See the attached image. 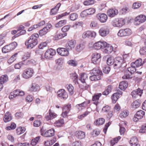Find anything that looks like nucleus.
I'll return each mask as SVG.
<instances>
[{
	"instance_id": "f257e3e1",
	"label": "nucleus",
	"mask_w": 146,
	"mask_h": 146,
	"mask_svg": "<svg viewBox=\"0 0 146 146\" xmlns=\"http://www.w3.org/2000/svg\"><path fill=\"white\" fill-rule=\"evenodd\" d=\"M39 36L38 34H35L31 36L25 43L27 48H32L38 43V39Z\"/></svg>"
},
{
	"instance_id": "f03ea898",
	"label": "nucleus",
	"mask_w": 146,
	"mask_h": 146,
	"mask_svg": "<svg viewBox=\"0 0 146 146\" xmlns=\"http://www.w3.org/2000/svg\"><path fill=\"white\" fill-rule=\"evenodd\" d=\"M126 20L123 18H117L114 19L111 22V24L114 27H121L125 23Z\"/></svg>"
},
{
	"instance_id": "7ed1b4c3",
	"label": "nucleus",
	"mask_w": 146,
	"mask_h": 146,
	"mask_svg": "<svg viewBox=\"0 0 146 146\" xmlns=\"http://www.w3.org/2000/svg\"><path fill=\"white\" fill-rule=\"evenodd\" d=\"M124 64V60L121 57H117L114 59L113 67L115 69H118Z\"/></svg>"
},
{
	"instance_id": "20e7f679",
	"label": "nucleus",
	"mask_w": 146,
	"mask_h": 146,
	"mask_svg": "<svg viewBox=\"0 0 146 146\" xmlns=\"http://www.w3.org/2000/svg\"><path fill=\"white\" fill-rule=\"evenodd\" d=\"M34 73V71L32 68H27L24 70L22 76L25 79H28L32 77Z\"/></svg>"
},
{
	"instance_id": "39448f33",
	"label": "nucleus",
	"mask_w": 146,
	"mask_h": 146,
	"mask_svg": "<svg viewBox=\"0 0 146 146\" xmlns=\"http://www.w3.org/2000/svg\"><path fill=\"white\" fill-rule=\"evenodd\" d=\"M132 31L129 28L120 30L117 33V35L120 37L128 36L131 35Z\"/></svg>"
},
{
	"instance_id": "423d86ee",
	"label": "nucleus",
	"mask_w": 146,
	"mask_h": 146,
	"mask_svg": "<svg viewBox=\"0 0 146 146\" xmlns=\"http://www.w3.org/2000/svg\"><path fill=\"white\" fill-rule=\"evenodd\" d=\"M146 20V16L144 15H141L135 17L134 23L135 25H138L144 23Z\"/></svg>"
},
{
	"instance_id": "0eeeda50",
	"label": "nucleus",
	"mask_w": 146,
	"mask_h": 146,
	"mask_svg": "<svg viewBox=\"0 0 146 146\" xmlns=\"http://www.w3.org/2000/svg\"><path fill=\"white\" fill-rule=\"evenodd\" d=\"M56 53L55 50L52 48H50L45 52L44 54L45 58L46 59H50L52 58Z\"/></svg>"
},
{
	"instance_id": "6e6552de",
	"label": "nucleus",
	"mask_w": 146,
	"mask_h": 146,
	"mask_svg": "<svg viewBox=\"0 0 146 146\" xmlns=\"http://www.w3.org/2000/svg\"><path fill=\"white\" fill-rule=\"evenodd\" d=\"M57 95L58 97L62 100H66L68 97L67 92L63 89H60L58 91Z\"/></svg>"
},
{
	"instance_id": "1a4fd4ad",
	"label": "nucleus",
	"mask_w": 146,
	"mask_h": 146,
	"mask_svg": "<svg viewBox=\"0 0 146 146\" xmlns=\"http://www.w3.org/2000/svg\"><path fill=\"white\" fill-rule=\"evenodd\" d=\"M101 54L100 53H94L92 55V63L96 64L98 63L100 61Z\"/></svg>"
},
{
	"instance_id": "9d476101",
	"label": "nucleus",
	"mask_w": 146,
	"mask_h": 146,
	"mask_svg": "<svg viewBox=\"0 0 146 146\" xmlns=\"http://www.w3.org/2000/svg\"><path fill=\"white\" fill-rule=\"evenodd\" d=\"M145 114V112L142 110L137 111L133 118V120L135 122L137 121L139 119L142 118Z\"/></svg>"
},
{
	"instance_id": "9b49d317",
	"label": "nucleus",
	"mask_w": 146,
	"mask_h": 146,
	"mask_svg": "<svg viewBox=\"0 0 146 146\" xmlns=\"http://www.w3.org/2000/svg\"><path fill=\"white\" fill-rule=\"evenodd\" d=\"M143 93V90L138 88L136 90L133 91L131 93V95L134 99H135L141 96Z\"/></svg>"
},
{
	"instance_id": "f8f14e48",
	"label": "nucleus",
	"mask_w": 146,
	"mask_h": 146,
	"mask_svg": "<svg viewBox=\"0 0 146 146\" xmlns=\"http://www.w3.org/2000/svg\"><path fill=\"white\" fill-rule=\"evenodd\" d=\"M107 45V43L104 41H98L96 42L93 45L94 48L96 49L104 48L105 46Z\"/></svg>"
},
{
	"instance_id": "ddd939ff",
	"label": "nucleus",
	"mask_w": 146,
	"mask_h": 146,
	"mask_svg": "<svg viewBox=\"0 0 146 146\" xmlns=\"http://www.w3.org/2000/svg\"><path fill=\"white\" fill-rule=\"evenodd\" d=\"M98 19L101 23H105L108 19L107 15L104 13H100L97 16Z\"/></svg>"
},
{
	"instance_id": "4468645a",
	"label": "nucleus",
	"mask_w": 146,
	"mask_h": 146,
	"mask_svg": "<svg viewBox=\"0 0 146 146\" xmlns=\"http://www.w3.org/2000/svg\"><path fill=\"white\" fill-rule=\"evenodd\" d=\"M57 51L59 54L62 56H67L69 54L68 51L66 48H58L57 49Z\"/></svg>"
},
{
	"instance_id": "2eb2a0df",
	"label": "nucleus",
	"mask_w": 146,
	"mask_h": 146,
	"mask_svg": "<svg viewBox=\"0 0 146 146\" xmlns=\"http://www.w3.org/2000/svg\"><path fill=\"white\" fill-rule=\"evenodd\" d=\"M99 32L101 36H105L109 33L110 29L105 27H102L99 29Z\"/></svg>"
},
{
	"instance_id": "dca6fc26",
	"label": "nucleus",
	"mask_w": 146,
	"mask_h": 146,
	"mask_svg": "<svg viewBox=\"0 0 146 146\" xmlns=\"http://www.w3.org/2000/svg\"><path fill=\"white\" fill-rule=\"evenodd\" d=\"M30 60L20 62L16 64L14 66L15 68L16 69H20L23 65H27L30 64Z\"/></svg>"
},
{
	"instance_id": "f3484780",
	"label": "nucleus",
	"mask_w": 146,
	"mask_h": 146,
	"mask_svg": "<svg viewBox=\"0 0 146 146\" xmlns=\"http://www.w3.org/2000/svg\"><path fill=\"white\" fill-rule=\"evenodd\" d=\"M49 113L45 117V119L47 121L51 120L56 117L57 115L51 110H50L49 111Z\"/></svg>"
},
{
	"instance_id": "a211bd4d",
	"label": "nucleus",
	"mask_w": 146,
	"mask_h": 146,
	"mask_svg": "<svg viewBox=\"0 0 146 146\" xmlns=\"http://www.w3.org/2000/svg\"><path fill=\"white\" fill-rule=\"evenodd\" d=\"M122 94V92L118 90L117 92L114 93L111 96L112 102L113 103H115L120 96Z\"/></svg>"
},
{
	"instance_id": "6ab92c4d",
	"label": "nucleus",
	"mask_w": 146,
	"mask_h": 146,
	"mask_svg": "<svg viewBox=\"0 0 146 146\" xmlns=\"http://www.w3.org/2000/svg\"><path fill=\"white\" fill-rule=\"evenodd\" d=\"M76 42L74 40H70L68 41L66 44L65 47L68 50H71L74 48L76 45Z\"/></svg>"
},
{
	"instance_id": "aec40b11",
	"label": "nucleus",
	"mask_w": 146,
	"mask_h": 146,
	"mask_svg": "<svg viewBox=\"0 0 146 146\" xmlns=\"http://www.w3.org/2000/svg\"><path fill=\"white\" fill-rule=\"evenodd\" d=\"M129 143L132 146H140L137 138L135 137H132Z\"/></svg>"
},
{
	"instance_id": "412c9836",
	"label": "nucleus",
	"mask_w": 146,
	"mask_h": 146,
	"mask_svg": "<svg viewBox=\"0 0 146 146\" xmlns=\"http://www.w3.org/2000/svg\"><path fill=\"white\" fill-rule=\"evenodd\" d=\"M118 13L117 10H108L107 14L110 17H113Z\"/></svg>"
},
{
	"instance_id": "4be33fe9",
	"label": "nucleus",
	"mask_w": 146,
	"mask_h": 146,
	"mask_svg": "<svg viewBox=\"0 0 146 146\" xmlns=\"http://www.w3.org/2000/svg\"><path fill=\"white\" fill-rule=\"evenodd\" d=\"M88 79L87 74L84 73H81L80 75L79 80L82 83H85Z\"/></svg>"
},
{
	"instance_id": "5701e85b",
	"label": "nucleus",
	"mask_w": 146,
	"mask_h": 146,
	"mask_svg": "<svg viewBox=\"0 0 146 146\" xmlns=\"http://www.w3.org/2000/svg\"><path fill=\"white\" fill-rule=\"evenodd\" d=\"M101 93H97L95 94L93 96L92 100L94 102L93 103L96 105H97L98 103V100L99 98L102 96Z\"/></svg>"
},
{
	"instance_id": "b1692460",
	"label": "nucleus",
	"mask_w": 146,
	"mask_h": 146,
	"mask_svg": "<svg viewBox=\"0 0 146 146\" xmlns=\"http://www.w3.org/2000/svg\"><path fill=\"white\" fill-rule=\"evenodd\" d=\"M105 48L104 52L107 54L111 53L113 50V48L111 45L108 44L107 43L106 46L104 47Z\"/></svg>"
},
{
	"instance_id": "393cba45",
	"label": "nucleus",
	"mask_w": 146,
	"mask_h": 146,
	"mask_svg": "<svg viewBox=\"0 0 146 146\" xmlns=\"http://www.w3.org/2000/svg\"><path fill=\"white\" fill-rule=\"evenodd\" d=\"M143 62H142V60L141 58H139L136 60L135 62L131 63L132 66L136 67H138L142 65Z\"/></svg>"
},
{
	"instance_id": "a878e982",
	"label": "nucleus",
	"mask_w": 146,
	"mask_h": 146,
	"mask_svg": "<svg viewBox=\"0 0 146 146\" xmlns=\"http://www.w3.org/2000/svg\"><path fill=\"white\" fill-rule=\"evenodd\" d=\"M67 33H56L54 36L55 40H58L61 39L67 35Z\"/></svg>"
},
{
	"instance_id": "bb28decb",
	"label": "nucleus",
	"mask_w": 146,
	"mask_h": 146,
	"mask_svg": "<svg viewBox=\"0 0 146 146\" xmlns=\"http://www.w3.org/2000/svg\"><path fill=\"white\" fill-rule=\"evenodd\" d=\"M3 119L5 123L8 122L11 120L12 117L11 114L9 112H7L5 113Z\"/></svg>"
},
{
	"instance_id": "cd10ccee",
	"label": "nucleus",
	"mask_w": 146,
	"mask_h": 146,
	"mask_svg": "<svg viewBox=\"0 0 146 146\" xmlns=\"http://www.w3.org/2000/svg\"><path fill=\"white\" fill-rule=\"evenodd\" d=\"M77 137L80 139H82L85 137V135L84 132L82 131H77L75 134Z\"/></svg>"
},
{
	"instance_id": "c85d7f7f",
	"label": "nucleus",
	"mask_w": 146,
	"mask_h": 146,
	"mask_svg": "<svg viewBox=\"0 0 146 146\" xmlns=\"http://www.w3.org/2000/svg\"><path fill=\"white\" fill-rule=\"evenodd\" d=\"M92 74L100 75V76L102 74V71L98 68H94L90 72Z\"/></svg>"
},
{
	"instance_id": "c756f323",
	"label": "nucleus",
	"mask_w": 146,
	"mask_h": 146,
	"mask_svg": "<svg viewBox=\"0 0 146 146\" xmlns=\"http://www.w3.org/2000/svg\"><path fill=\"white\" fill-rule=\"evenodd\" d=\"M54 134V130L52 129L46 131L44 133V135L45 137H51Z\"/></svg>"
},
{
	"instance_id": "7c9ffc66",
	"label": "nucleus",
	"mask_w": 146,
	"mask_h": 146,
	"mask_svg": "<svg viewBox=\"0 0 146 146\" xmlns=\"http://www.w3.org/2000/svg\"><path fill=\"white\" fill-rule=\"evenodd\" d=\"M70 77L75 84H78V76L76 73L70 74Z\"/></svg>"
},
{
	"instance_id": "2f4dec72",
	"label": "nucleus",
	"mask_w": 146,
	"mask_h": 146,
	"mask_svg": "<svg viewBox=\"0 0 146 146\" xmlns=\"http://www.w3.org/2000/svg\"><path fill=\"white\" fill-rule=\"evenodd\" d=\"M128 86V83L125 81L120 82L119 85V88L122 90H125Z\"/></svg>"
},
{
	"instance_id": "473e14b6",
	"label": "nucleus",
	"mask_w": 146,
	"mask_h": 146,
	"mask_svg": "<svg viewBox=\"0 0 146 146\" xmlns=\"http://www.w3.org/2000/svg\"><path fill=\"white\" fill-rule=\"evenodd\" d=\"M8 80V77L6 74L2 75L0 77V83L2 85Z\"/></svg>"
},
{
	"instance_id": "72a5a7b5",
	"label": "nucleus",
	"mask_w": 146,
	"mask_h": 146,
	"mask_svg": "<svg viewBox=\"0 0 146 146\" xmlns=\"http://www.w3.org/2000/svg\"><path fill=\"white\" fill-rule=\"evenodd\" d=\"M39 90V86L36 83H33L31 86L30 90L32 91L36 92Z\"/></svg>"
},
{
	"instance_id": "f704fd0d",
	"label": "nucleus",
	"mask_w": 146,
	"mask_h": 146,
	"mask_svg": "<svg viewBox=\"0 0 146 146\" xmlns=\"http://www.w3.org/2000/svg\"><path fill=\"white\" fill-rule=\"evenodd\" d=\"M18 54L17 53H15L12 55L11 57L8 60V62L10 64H11L14 62L17 59V56Z\"/></svg>"
},
{
	"instance_id": "c9c22d12",
	"label": "nucleus",
	"mask_w": 146,
	"mask_h": 146,
	"mask_svg": "<svg viewBox=\"0 0 146 146\" xmlns=\"http://www.w3.org/2000/svg\"><path fill=\"white\" fill-rule=\"evenodd\" d=\"M141 6V2H137L134 3L132 7L133 9H136L139 8Z\"/></svg>"
},
{
	"instance_id": "e433bc0d",
	"label": "nucleus",
	"mask_w": 146,
	"mask_h": 146,
	"mask_svg": "<svg viewBox=\"0 0 146 146\" xmlns=\"http://www.w3.org/2000/svg\"><path fill=\"white\" fill-rule=\"evenodd\" d=\"M67 87L70 94L71 95H73L74 90V88L73 86L71 84H69L67 86Z\"/></svg>"
},
{
	"instance_id": "4c0bfd02",
	"label": "nucleus",
	"mask_w": 146,
	"mask_h": 146,
	"mask_svg": "<svg viewBox=\"0 0 146 146\" xmlns=\"http://www.w3.org/2000/svg\"><path fill=\"white\" fill-rule=\"evenodd\" d=\"M25 130V129L24 127H19L16 129V133L17 134L19 135L24 133Z\"/></svg>"
},
{
	"instance_id": "58836bf2",
	"label": "nucleus",
	"mask_w": 146,
	"mask_h": 146,
	"mask_svg": "<svg viewBox=\"0 0 146 146\" xmlns=\"http://www.w3.org/2000/svg\"><path fill=\"white\" fill-rule=\"evenodd\" d=\"M105 122V119L103 118H99L94 122L95 125H102Z\"/></svg>"
},
{
	"instance_id": "ea45409f",
	"label": "nucleus",
	"mask_w": 146,
	"mask_h": 146,
	"mask_svg": "<svg viewBox=\"0 0 146 146\" xmlns=\"http://www.w3.org/2000/svg\"><path fill=\"white\" fill-rule=\"evenodd\" d=\"M40 138V136L37 137L35 139H33L31 142V144L33 146L35 145L38 142Z\"/></svg>"
},
{
	"instance_id": "a19ab883",
	"label": "nucleus",
	"mask_w": 146,
	"mask_h": 146,
	"mask_svg": "<svg viewBox=\"0 0 146 146\" xmlns=\"http://www.w3.org/2000/svg\"><path fill=\"white\" fill-rule=\"evenodd\" d=\"M64 121L63 119H61L58 120L54 123V125L55 126L60 127L64 124Z\"/></svg>"
},
{
	"instance_id": "79ce46f5",
	"label": "nucleus",
	"mask_w": 146,
	"mask_h": 146,
	"mask_svg": "<svg viewBox=\"0 0 146 146\" xmlns=\"http://www.w3.org/2000/svg\"><path fill=\"white\" fill-rule=\"evenodd\" d=\"M90 79L91 81H96L100 79L101 76L100 75L93 74L90 77Z\"/></svg>"
},
{
	"instance_id": "37998d69",
	"label": "nucleus",
	"mask_w": 146,
	"mask_h": 146,
	"mask_svg": "<svg viewBox=\"0 0 146 146\" xmlns=\"http://www.w3.org/2000/svg\"><path fill=\"white\" fill-rule=\"evenodd\" d=\"M96 34V32L94 31H88V39L95 38Z\"/></svg>"
},
{
	"instance_id": "c03bdc74",
	"label": "nucleus",
	"mask_w": 146,
	"mask_h": 146,
	"mask_svg": "<svg viewBox=\"0 0 146 146\" xmlns=\"http://www.w3.org/2000/svg\"><path fill=\"white\" fill-rule=\"evenodd\" d=\"M114 59L113 57H110L108 58L107 60V63L109 65L114 64Z\"/></svg>"
},
{
	"instance_id": "a18cd8bd",
	"label": "nucleus",
	"mask_w": 146,
	"mask_h": 146,
	"mask_svg": "<svg viewBox=\"0 0 146 146\" xmlns=\"http://www.w3.org/2000/svg\"><path fill=\"white\" fill-rule=\"evenodd\" d=\"M17 96H18V94H17V93L15 90L13 92L10 93L9 98L10 99H12L15 98Z\"/></svg>"
},
{
	"instance_id": "49530a36",
	"label": "nucleus",
	"mask_w": 146,
	"mask_h": 146,
	"mask_svg": "<svg viewBox=\"0 0 146 146\" xmlns=\"http://www.w3.org/2000/svg\"><path fill=\"white\" fill-rule=\"evenodd\" d=\"M48 31V30L45 27L43 29L40 31L39 34L40 36H42L46 34Z\"/></svg>"
},
{
	"instance_id": "de8ad7c7",
	"label": "nucleus",
	"mask_w": 146,
	"mask_h": 146,
	"mask_svg": "<svg viewBox=\"0 0 146 146\" xmlns=\"http://www.w3.org/2000/svg\"><path fill=\"white\" fill-rule=\"evenodd\" d=\"M140 105V104L139 102L135 101L132 103L131 104V106L132 108L133 109H136L138 108Z\"/></svg>"
},
{
	"instance_id": "09e8293b",
	"label": "nucleus",
	"mask_w": 146,
	"mask_h": 146,
	"mask_svg": "<svg viewBox=\"0 0 146 146\" xmlns=\"http://www.w3.org/2000/svg\"><path fill=\"white\" fill-rule=\"evenodd\" d=\"M95 3V1L94 0H89L85 1L83 2V4L85 5L88 6L92 5Z\"/></svg>"
},
{
	"instance_id": "8fccbe9b",
	"label": "nucleus",
	"mask_w": 146,
	"mask_h": 146,
	"mask_svg": "<svg viewBox=\"0 0 146 146\" xmlns=\"http://www.w3.org/2000/svg\"><path fill=\"white\" fill-rule=\"evenodd\" d=\"M131 67L128 68V71L130 72L131 74L135 72L136 71V67L134 66H132L131 63Z\"/></svg>"
},
{
	"instance_id": "3c124183",
	"label": "nucleus",
	"mask_w": 146,
	"mask_h": 146,
	"mask_svg": "<svg viewBox=\"0 0 146 146\" xmlns=\"http://www.w3.org/2000/svg\"><path fill=\"white\" fill-rule=\"evenodd\" d=\"M17 44L16 42H13L8 45L11 51L14 49L17 46Z\"/></svg>"
},
{
	"instance_id": "603ef678",
	"label": "nucleus",
	"mask_w": 146,
	"mask_h": 146,
	"mask_svg": "<svg viewBox=\"0 0 146 146\" xmlns=\"http://www.w3.org/2000/svg\"><path fill=\"white\" fill-rule=\"evenodd\" d=\"M11 51L8 45L5 46L2 48V51L4 53H7Z\"/></svg>"
},
{
	"instance_id": "864d4df0",
	"label": "nucleus",
	"mask_w": 146,
	"mask_h": 146,
	"mask_svg": "<svg viewBox=\"0 0 146 146\" xmlns=\"http://www.w3.org/2000/svg\"><path fill=\"white\" fill-rule=\"evenodd\" d=\"M111 109V108L108 105L104 106L102 109L103 111L105 112H110Z\"/></svg>"
},
{
	"instance_id": "5fc2aeb1",
	"label": "nucleus",
	"mask_w": 146,
	"mask_h": 146,
	"mask_svg": "<svg viewBox=\"0 0 146 146\" xmlns=\"http://www.w3.org/2000/svg\"><path fill=\"white\" fill-rule=\"evenodd\" d=\"M129 114V112L127 111H122L120 114V117H126Z\"/></svg>"
},
{
	"instance_id": "6e6d98bb",
	"label": "nucleus",
	"mask_w": 146,
	"mask_h": 146,
	"mask_svg": "<svg viewBox=\"0 0 146 146\" xmlns=\"http://www.w3.org/2000/svg\"><path fill=\"white\" fill-rule=\"evenodd\" d=\"M71 108L70 104H68L66 106H64L62 109L63 111H65L67 112H68L70 111Z\"/></svg>"
},
{
	"instance_id": "4d7b16f0",
	"label": "nucleus",
	"mask_w": 146,
	"mask_h": 146,
	"mask_svg": "<svg viewBox=\"0 0 146 146\" xmlns=\"http://www.w3.org/2000/svg\"><path fill=\"white\" fill-rule=\"evenodd\" d=\"M68 64L70 65L74 66H76L77 65V63L76 61L75 60H69L68 62Z\"/></svg>"
},
{
	"instance_id": "13d9d810",
	"label": "nucleus",
	"mask_w": 146,
	"mask_h": 146,
	"mask_svg": "<svg viewBox=\"0 0 146 146\" xmlns=\"http://www.w3.org/2000/svg\"><path fill=\"white\" fill-rule=\"evenodd\" d=\"M84 48V46L82 44L78 45L76 47V50L77 51H80L82 50Z\"/></svg>"
},
{
	"instance_id": "bf43d9fd",
	"label": "nucleus",
	"mask_w": 146,
	"mask_h": 146,
	"mask_svg": "<svg viewBox=\"0 0 146 146\" xmlns=\"http://www.w3.org/2000/svg\"><path fill=\"white\" fill-rule=\"evenodd\" d=\"M100 130L98 129H95L93 131L92 135L93 136H96L100 134Z\"/></svg>"
},
{
	"instance_id": "052dcab7",
	"label": "nucleus",
	"mask_w": 146,
	"mask_h": 146,
	"mask_svg": "<svg viewBox=\"0 0 146 146\" xmlns=\"http://www.w3.org/2000/svg\"><path fill=\"white\" fill-rule=\"evenodd\" d=\"M90 10H84L81 13V16L82 17H84L89 15L88 14V11Z\"/></svg>"
},
{
	"instance_id": "680f3d73",
	"label": "nucleus",
	"mask_w": 146,
	"mask_h": 146,
	"mask_svg": "<svg viewBox=\"0 0 146 146\" xmlns=\"http://www.w3.org/2000/svg\"><path fill=\"white\" fill-rule=\"evenodd\" d=\"M30 55L31 53L30 52H28L25 53L23 56V61L24 60H25V61L29 60H27V59L30 57Z\"/></svg>"
},
{
	"instance_id": "e2e57ef3",
	"label": "nucleus",
	"mask_w": 146,
	"mask_h": 146,
	"mask_svg": "<svg viewBox=\"0 0 146 146\" xmlns=\"http://www.w3.org/2000/svg\"><path fill=\"white\" fill-rule=\"evenodd\" d=\"M139 132L141 133L146 132V124L142 126L141 129L139 130Z\"/></svg>"
},
{
	"instance_id": "0e129e2a",
	"label": "nucleus",
	"mask_w": 146,
	"mask_h": 146,
	"mask_svg": "<svg viewBox=\"0 0 146 146\" xmlns=\"http://www.w3.org/2000/svg\"><path fill=\"white\" fill-rule=\"evenodd\" d=\"M88 103L87 102H84L83 103H82L81 104H79L76 105V107L78 109H80V107H86Z\"/></svg>"
},
{
	"instance_id": "69168bd1",
	"label": "nucleus",
	"mask_w": 146,
	"mask_h": 146,
	"mask_svg": "<svg viewBox=\"0 0 146 146\" xmlns=\"http://www.w3.org/2000/svg\"><path fill=\"white\" fill-rule=\"evenodd\" d=\"M139 52L141 55H145L146 54V47H143L141 48Z\"/></svg>"
},
{
	"instance_id": "338daca9",
	"label": "nucleus",
	"mask_w": 146,
	"mask_h": 146,
	"mask_svg": "<svg viewBox=\"0 0 146 146\" xmlns=\"http://www.w3.org/2000/svg\"><path fill=\"white\" fill-rule=\"evenodd\" d=\"M121 109V107L118 104H116L113 110L115 112H117L119 111Z\"/></svg>"
},
{
	"instance_id": "774afa93",
	"label": "nucleus",
	"mask_w": 146,
	"mask_h": 146,
	"mask_svg": "<svg viewBox=\"0 0 146 146\" xmlns=\"http://www.w3.org/2000/svg\"><path fill=\"white\" fill-rule=\"evenodd\" d=\"M81 142L79 141H76L73 143L72 144V146H82Z\"/></svg>"
}]
</instances>
